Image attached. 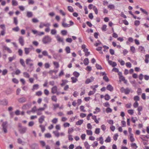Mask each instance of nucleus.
I'll return each mask as SVG.
<instances>
[{
  "mask_svg": "<svg viewBox=\"0 0 149 149\" xmlns=\"http://www.w3.org/2000/svg\"><path fill=\"white\" fill-rule=\"evenodd\" d=\"M52 41V38L50 37L48 35L45 36L43 38L42 42L45 44L50 43Z\"/></svg>",
  "mask_w": 149,
  "mask_h": 149,
  "instance_id": "1",
  "label": "nucleus"
},
{
  "mask_svg": "<svg viewBox=\"0 0 149 149\" xmlns=\"http://www.w3.org/2000/svg\"><path fill=\"white\" fill-rule=\"evenodd\" d=\"M7 122L5 121L3 122L2 124V130L5 133H6L7 132Z\"/></svg>",
  "mask_w": 149,
  "mask_h": 149,
  "instance_id": "2",
  "label": "nucleus"
},
{
  "mask_svg": "<svg viewBox=\"0 0 149 149\" xmlns=\"http://www.w3.org/2000/svg\"><path fill=\"white\" fill-rule=\"evenodd\" d=\"M27 129V128L26 127H24L19 128V131L20 134H23L26 132Z\"/></svg>",
  "mask_w": 149,
  "mask_h": 149,
  "instance_id": "3",
  "label": "nucleus"
},
{
  "mask_svg": "<svg viewBox=\"0 0 149 149\" xmlns=\"http://www.w3.org/2000/svg\"><path fill=\"white\" fill-rule=\"evenodd\" d=\"M27 100L26 98L25 97H22L18 99V102L21 103H23L26 102Z\"/></svg>",
  "mask_w": 149,
  "mask_h": 149,
  "instance_id": "4",
  "label": "nucleus"
},
{
  "mask_svg": "<svg viewBox=\"0 0 149 149\" xmlns=\"http://www.w3.org/2000/svg\"><path fill=\"white\" fill-rule=\"evenodd\" d=\"M3 50L7 51L9 53H11L12 52V50L7 46H3Z\"/></svg>",
  "mask_w": 149,
  "mask_h": 149,
  "instance_id": "5",
  "label": "nucleus"
},
{
  "mask_svg": "<svg viewBox=\"0 0 149 149\" xmlns=\"http://www.w3.org/2000/svg\"><path fill=\"white\" fill-rule=\"evenodd\" d=\"M122 89H123V90L124 91V92L125 94H128L130 92V90L128 88H127L126 89H125L123 87H122Z\"/></svg>",
  "mask_w": 149,
  "mask_h": 149,
  "instance_id": "6",
  "label": "nucleus"
},
{
  "mask_svg": "<svg viewBox=\"0 0 149 149\" xmlns=\"http://www.w3.org/2000/svg\"><path fill=\"white\" fill-rule=\"evenodd\" d=\"M57 40L59 42H63V38H61L59 36L57 35L56 37Z\"/></svg>",
  "mask_w": 149,
  "mask_h": 149,
  "instance_id": "7",
  "label": "nucleus"
},
{
  "mask_svg": "<svg viewBox=\"0 0 149 149\" xmlns=\"http://www.w3.org/2000/svg\"><path fill=\"white\" fill-rule=\"evenodd\" d=\"M19 43L22 46L24 45V40L22 37H20L19 39Z\"/></svg>",
  "mask_w": 149,
  "mask_h": 149,
  "instance_id": "8",
  "label": "nucleus"
},
{
  "mask_svg": "<svg viewBox=\"0 0 149 149\" xmlns=\"http://www.w3.org/2000/svg\"><path fill=\"white\" fill-rule=\"evenodd\" d=\"M31 48H25L24 51L25 54L27 55L29 54L30 51L31 50Z\"/></svg>",
  "mask_w": 149,
  "mask_h": 149,
  "instance_id": "9",
  "label": "nucleus"
},
{
  "mask_svg": "<svg viewBox=\"0 0 149 149\" xmlns=\"http://www.w3.org/2000/svg\"><path fill=\"white\" fill-rule=\"evenodd\" d=\"M57 87L56 86H54L52 88V92L53 94H55L56 93L57 91Z\"/></svg>",
  "mask_w": 149,
  "mask_h": 149,
  "instance_id": "10",
  "label": "nucleus"
},
{
  "mask_svg": "<svg viewBox=\"0 0 149 149\" xmlns=\"http://www.w3.org/2000/svg\"><path fill=\"white\" fill-rule=\"evenodd\" d=\"M113 87L110 84L108 85L107 87V89L110 91H112L113 90Z\"/></svg>",
  "mask_w": 149,
  "mask_h": 149,
  "instance_id": "11",
  "label": "nucleus"
},
{
  "mask_svg": "<svg viewBox=\"0 0 149 149\" xmlns=\"http://www.w3.org/2000/svg\"><path fill=\"white\" fill-rule=\"evenodd\" d=\"M45 117L44 116H42L39 118V122L40 123H42L43 122L44 120V118Z\"/></svg>",
  "mask_w": 149,
  "mask_h": 149,
  "instance_id": "12",
  "label": "nucleus"
},
{
  "mask_svg": "<svg viewBox=\"0 0 149 149\" xmlns=\"http://www.w3.org/2000/svg\"><path fill=\"white\" fill-rule=\"evenodd\" d=\"M89 63L88 59V58H85L84 60V63L85 65H87Z\"/></svg>",
  "mask_w": 149,
  "mask_h": 149,
  "instance_id": "13",
  "label": "nucleus"
},
{
  "mask_svg": "<svg viewBox=\"0 0 149 149\" xmlns=\"http://www.w3.org/2000/svg\"><path fill=\"white\" fill-rule=\"evenodd\" d=\"M0 102H3L1 104L3 105H6L8 104V102L6 99H4L3 101H0Z\"/></svg>",
  "mask_w": 149,
  "mask_h": 149,
  "instance_id": "14",
  "label": "nucleus"
},
{
  "mask_svg": "<svg viewBox=\"0 0 149 149\" xmlns=\"http://www.w3.org/2000/svg\"><path fill=\"white\" fill-rule=\"evenodd\" d=\"M33 15V13L31 12L28 11L27 12L26 16L28 17H31Z\"/></svg>",
  "mask_w": 149,
  "mask_h": 149,
  "instance_id": "15",
  "label": "nucleus"
},
{
  "mask_svg": "<svg viewBox=\"0 0 149 149\" xmlns=\"http://www.w3.org/2000/svg\"><path fill=\"white\" fill-rule=\"evenodd\" d=\"M139 50L140 52H143V51H145L144 47L142 46H140L139 47Z\"/></svg>",
  "mask_w": 149,
  "mask_h": 149,
  "instance_id": "16",
  "label": "nucleus"
},
{
  "mask_svg": "<svg viewBox=\"0 0 149 149\" xmlns=\"http://www.w3.org/2000/svg\"><path fill=\"white\" fill-rule=\"evenodd\" d=\"M83 120H80L76 123V125H80L83 123Z\"/></svg>",
  "mask_w": 149,
  "mask_h": 149,
  "instance_id": "17",
  "label": "nucleus"
},
{
  "mask_svg": "<svg viewBox=\"0 0 149 149\" xmlns=\"http://www.w3.org/2000/svg\"><path fill=\"white\" fill-rule=\"evenodd\" d=\"M84 146L86 149H89L90 148V145H89L88 142L86 141L84 143Z\"/></svg>",
  "mask_w": 149,
  "mask_h": 149,
  "instance_id": "18",
  "label": "nucleus"
},
{
  "mask_svg": "<svg viewBox=\"0 0 149 149\" xmlns=\"http://www.w3.org/2000/svg\"><path fill=\"white\" fill-rule=\"evenodd\" d=\"M73 74L76 78L78 77L80 75L79 73L77 71L74 72Z\"/></svg>",
  "mask_w": 149,
  "mask_h": 149,
  "instance_id": "19",
  "label": "nucleus"
},
{
  "mask_svg": "<svg viewBox=\"0 0 149 149\" xmlns=\"http://www.w3.org/2000/svg\"><path fill=\"white\" fill-rule=\"evenodd\" d=\"M13 23L15 24V25H17L18 24V20L17 17H14L13 18Z\"/></svg>",
  "mask_w": 149,
  "mask_h": 149,
  "instance_id": "20",
  "label": "nucleus"
},
{
  "mask_svg": "<svg viewBox=\"0 0 149 149\" xmlns=\"http://www.w3.org/2000/svg\"><path fill=\"white\" fill-rule=\"evenodd\" d=\"M39 88V85L38 84H35L33 85L32 90L33 91L34 89H37Z\"/></svg>",
  "mask_w": 149,
  "mask_h": 149,
  "instance_id": "21",
  "label": "nucleus"
},
{
  "mask_svg": "<svg viewBox=\"0 0 149 149\" xmlns=\"http://www.w3.org/2000/svg\"><path fill=\"white\" fill-rule=\"evenodd\" d=\"M110 98V96L108 94H106L104 96V99L106 100H109Z\"/></svg>",
  "mask_w": 149,
  "mask_h": 149,
  "instance_id": "22",
  "label": "nucleus"
},
{
  "mask_svg": "<svg viewBox=\"0 0 149 149\" xmlns=\"http://www.w3.org/2000/svg\"><path fill=\"white\" fill-rule=\"evenodd\" d=\"M12 4L13 6H17L18 5L17 2L16 0H12Z\"/></svg>",
  "mask_w": 149,
  "mask_h": 149,
  "instance_id": "23",
  "label": "nucleus"
},
{
  "mask_svg": "<svg viewBox=\"0 0 149 149\" xmlns=\"http://www.w3.org/2000/svg\"><path fill=\"white\" fill-rule=\"evenodd\" d=\"M53 133L56 137H58L59 136V133L57 131H54L53 132Z\"/></svg>",
  "mask_w": 149,
  "mask_h": 149,
  "instance_id": "24",
  "label": "nucleus"
},
{
  "mask_svg": "<svg viewBox=\"0 0 149 149\" xmlns=\"http://www.w3.org/2000/svg\"><path fill=\"white\" fill-rule=\"evenodd\" d=\"M61 33L62 35L65 36L67 34L68 32L66 30H62L61 31Z\"/></svg>",
  "mask_w": 149,
  "mask_h": 149,
  "instance_id": "25",
  "label": "nucleus"
},
{
  "mask_svg": "<svg viewBox=\"0 0 149 149\" xmlns=\"http://www.w3.org/2000/svg\"><path fill=\"white\" fill-rule=\"evenodd\" d=\"M71 79L72 80V83H75L78 81V79L74 77H71Z\"/></svg>",
  "mask_w": 149,
  "mask_h": 149,
  "instance_id": "26",
  "label": "nucleus"
},
{
  "mask_svg": "<svg viewBox=\"0 0 149 149\" xmlns=\"http://www.w3.org/2000/svg\"><path fill=\"white\" fill-rule=\"evenodd\" d=\"M131 146L133 148H134V149H136L138 147L136 145V143H132L131 144Z\"/></svg>",
  "mask_w": 149,
  "mask_h": 149,
  "instance_id": "27",
  "label": "nucleus"
},
{
  "mask_svg": "<svg viewBox=\"0 0 149 149\" xmlns=\"http://www.w3.org/2000/svg\"><path fill=\"white\" fill-rule=\"evenodd\" d=\"M20 62L22 65L24 67H25L26 66L24 63V60L22 59H20Z\"/></svg>",
  "mask_w": 149,
  "mask_h": 149,
  "instance_id": "28",
  "label": "nucleus"
},
{
  "mask_svg": "<svg viewBox=\"0 0 149 149\" xmlns=\"http://www.w3.org/2000/svg\"><path fill=\"white\" fill-rule=\"evenodd\" d=\"M24 76V77L29 78L30 77V75L27 72H24L23 73Z\"/></svg>",
  "mask_w": 149,
  "mask_h": 149,
  "instance_id": "29",
  "label": "nucleus"
},
{
  "mask_svg": "<svg viewBox=\"0 0 149 149\" xmlns=\"http://www.w3.org/2000/svg\"><path fill=\"white\" fill-rule=\"evenodd\" d=\"M103 79L107 82H108L109 81V79L107 76V75H105V76H104Z\"/></svg>",
  "mask_w": 149,
  "mask_h": 149,
  "instance_id": "30",
  "label": "nucleus"
},
{
  "mask_svg": "<svg viewBox=\"0 0 149 149\" xmlns=\"http://www.w3.org/2000/svg\"><path fill=\"white\" fill-rule=\"evenodd\" d=\"M39 127L41 129L42 132H43L45 129V126L42 125H40Z\"/></svg>",
  "mask_w": 149,
  "mask_h": 149,
  "instance_id": "31",
  "label": "nucleus"
},
{
  "mask_svg": "<svg viewBox=\"0 0 149 149\" xmlns=\"http://www.w3.org/2000/svg\"><path fill=\"white\" fill-rule=\"evenodd\" d=\"M62 25L64 27H70V25L69 24L65 23L64 22L62 23Z\"/></svg>",
  "mask_w": 149,
  "mask_h": 149,
  "instance_id": "32",
  "label": "nucleus"
},
{
  "mask_svg": "<svg viewBox=\"0 0 149 149\" xmlns=\"http://www.w3.org/2000/svg\"><path fill=\"white\" fill-rule=\"evenodd\" d=\"M58 70H50L48 72V73H49V74H50L51 75H52L53 72V73L54 72L55 73H56L58 72Z\"/></svg>",
  "mask_w": 149,
  "mask_h": 149,
  "instance_id": "33",
  "label": "nucleus"
},
{
  "mask_svg": "<svg viewBox=\"0 0 149 149\" xmlns=\"http://www.w3.org/2000/svg\"><path fill=\"white\" fill-rule=\"evenodd\" d=\"M68 11L71 12H72L74 11L72 7L71 6H68Z\"/></svg>",
  "mask_w": 149,
  "mask_h": 149,
  "instance_id": "34",
  "label": "nucleus"
},
{
  "mask_svg": "<svg viewBox=\"0 0 149 149\" xmlns=\"http://www.w3.org/2000/svg\"><path fill=\"white\" fill-rule=\"evenodd\" d=\"M36 146V143H33L30 145V147L32 149H35Z\"/></svg>",
  "mask_w": 149,
  "mask_h": 149,
  "instance_id": "35",
  "label": "nucleus"
},
{
  "mask_svg": "<svg viewBox=\"0 0 149 149\" xmlns=\"http://www.w3.org/2000/svg\"><path fill=\"white\" fill-rule=\"evenodd\" d=\"M93 10L94 11L95 14L97 15V14L98 13V11L97 8L95 6H93Z\"/></svg>",
  "mask_w": 149,
  "mask_h": 149,
  "instance_id": "36",
  "label": "nucleus"
},
{
  "mask_svg": "<svg viewBox=\"0 0 149 149\" xmlns=\"http://www.w3.org/2000/svg\"><path fill=\"white\" fill-rule=\"evenodd\" d=\"M65 50L67 53L68 54L70 53V49L69 46L66 47L65 48Z\"/></svg>",
  "mask_w": 149,
  "mask_h": 149,
  "instance_id": "37",
  "label": "nucleus"
},
{
  "mask_svg": "<svg viewBox=\"0 0 149 149\" xmlns=\"http://www.w3.org/2000/svg\"><path fill=\"white\" fill-rule=\"evenodd\" d=\"M96 68L98 70H102V67L100 65L97 63L96 64Z\"/></svg>",
  "mask_w": 149,
  "mask_h": 149,
  "instance_id": "38",
  "label": "nucleus"
},
{
  "mask_svg": "<svg viewBox=\"0 0 149 149\" xmlns=\"http://www.w3.org/2000/svg\"><path fill=\"white\" fill-rule=\"evenodd\" d=\"M111 141V138L109 136H108L106 139L105 140V141L106 143L110 142Z\"/></svg>",
  "mask_w": 149,
  "mask_h": 149,
  "instance_id": "39",
  "label": "nucleus"
},
{
  "mask_svg": "<svg viewBox=\"0 0 149 149\" xmlns=\"http://www.w3.org/2000/svg\"><path fill=\"white\" fill-rule=\"evenodd\" d=\"M108 8L111 9H114L115 8V6L114 5L111 4H109L108 6Z\"/></svg>",
  "mask_w": 149,
  "mask_h": 149,
  "instance_id": "40",
  "label": "nucleus"
},
{
  "mask_svg": "<svg viewBox=\"0 0 149 149\" xmlns=\"http://www.w3.org/2000/svg\"><path fill=\"white\" fill-rule=\"evenodd\" d=\"M137 93L138 95H141L142 93V90L141 88H138L137 91Z\"/></svg>",
  "mask_w": 149,
  "mask_h": 149,
  "instance_id": "41",
  "label": "nucleus"
},
{
  "mask_svg": "<svg viewBox=\"0 0 149 149\" xmlns=\"http://www.w3.org/2000/svg\"><path fill=\"white\" fill-rule=\"evenodd\" d=\"M52 100L53 101L55 102H56L57 100V99L56 96L55 95H53L52 97Z\"/></svg>",
  "mask_w": 149,
  "mask_h": 149,
  "instance_id": "42",
  "label": "nucleus"
},
{
  "mask_svg": "<svg viewBox=\"0 0 149 149\" xmlns=\"http://www.w3.org/2000/svg\"><path fill=\"white\" fill-rule=\"evenodd\" d=\"M140 10L142 11V12L146 14V15H148V13L145 10L143 9L142 8H140Z\"/></svg>",
  "mask_w": 149,
  "mask_h": 149,
  "instance_id": "43",
  "label": "nucleus"
},
{
  "mask_svg": "<svg viewBox=\"0 0 149 149\" xmlns=\"http://www.w3.org/2000/svg\"><path fill=\"white\" fill-rule=\"evenodd\" d=\"M87 134L88 135H92V132L91 130H87L86 131Z\"/></svg>",
  "mask_w": 149,
  "mask_h": 149,
  "instance_id": "44",
  "label": "nucleus"
},
{
  "mask_svg": "<svg viewBox=\"0 0 149 149\" xmlns=\"http://www.w3.org/2000/svg\"><path fill=\"white\" fill-rule=\"evenodd\" d=\"M140 24V21L139 20H136L134 22V25L136 26H138Z\"/></svg>",
  "mask_w": 149,
  "mask_h": 149,
  "instance_id": "45",
  "label": "nucleus"
},
{
  "mask_svg": "<svg viewBox=\"0 0 149 149\" xmlns=\"http://www.w3.org/2000/svg\"><path fill=\"white\" fill-rule=\"evenodd\" d=\"M19 28L18 26H17L16 27L12 29V30L13 31L16 32L18 31H19Z\"/></svg>",
  "mask_w": 149,
  "mask_h": 149,
  "instance_id": "46",
  "label": "nucleus"
},
{
  "mask_svg": "<svg viewBox=\"0 0 149 149\" xmlns=\"http://www.w3.org/2000/svg\"><path fill=\"white\" fill-rule=\"evenodd\" d=\"M112 111V109L109 107H108L106 109V112L107 113H111Z\"/></svg>",
  "mask_w": 149,
  "mask_h": 149,
  "instance_id": "47",
  "label": "nucleus"
},
{
  "mask_svg": "<svg viewBox=\"0 0 149 149\" xmlns=\"http://www.w3.org/2000/svg\"><path fill=\"white\" fill-rule=\"evenodd\" d=\"M54 65L55 66L56 68H58L59 66V64L58 62H54L53 63Z\"/></svg>",
  "mask_w": 149,
  "mask_h": 149,
  "instance_id": "48",
  "label": "nucleus"
},
{
  "mask_svg": "<svg viewBox=\"0 0 149 149\" xmlns=\"http://www.w3.org/2000/svg\"><path fill=\"white\" fill-rule=\"evenodd\" d=\"M13 81L16 84H18L19 81L18 80L15 78H14L12 79Z\"/></svg>",
  "mask_w": 149,
  "mask_h": 149,
  "instance_id": "49",
  "label": "nucleus"
},
{
  "mask_svg": "<svg viewBox=\"0 0 149 149\" xmlns=\"http://www.w3.org/2000/svg\"><path fill=\"white\" fill-rule=\"evenodd\" d=\"M107 27V26L106 24H104L103 25L102 28V31H106V29Z\"/></svg>",
  "mask_w": 149,
  "mask_h": 149,
  "instance_id": "50",
  "label": "nucleus"
},
{
  "mask_svg": "<svg viewBox=\"0 0 149 149\" xmlns=\"http://www.w3.org/2000/svg\"><path fill=\"white\" fill-rule=\"evenodd\" d=\"M99 140L100 141V143L101 144H103L104 143L103 139L102 136H100L99 138Z\"/></svg>",
  "mask_w": 149,
  "mask_h": 149,
  "instance_id": "51",
  "label": "nucleus"
},
{
  "mask_svg": "<svg viewBox=\"0 0 149 149\" xmlns=\"http://www.w3.org/2000/svg\"><path fill=\"white\" fill-rule=\"evenodd\" d=\"M118 135L117 133L115 134L113 136V139L115 141H116L117 139Z\"/></svg>",
  "mask_w": 149,
  "mask_h": 149,
  "instance_id": "52",
  "label": "nucleus"
},
{
  "mask_svg": "<svg viewBox=\"0 0 149 149\" xmlns=\"http://www.w3.org/2000/svg\"><path fill=\"white\" fill-rule=\"evenodd\" d=\"M95 133L96 134H98L100 133V129L99 128H96L95 129Z\"/></svg>",
  "mask_w": 149,
  "mask_h": 149,
  "instance_id": "53",
  "label": "nucleus"
},
{
  "mask_svg": "<svg viewBox=\"0 0 149 149\" xmlns=\"http://www.w3.org/2000/svg\"><path fill=\"white\" fill-rule=\"evenodd\" d=\"M36 111H37V109H36V106H34L32 109L31 110V111L32 112L34 113Z\"/></svg>",
  "mask_w": 149,
  "mask_h": 149,
  "instance_id": "54",
  "label": "nucleus"
},
{
  "mask_svg": "<svg viewBox=\"0 0 149 149\" xmlns=\"http://www.w3.org/2000/svg\"><path fill=\"white\" fill-rule=\"evenodd\" d=\"M75 5L78 6V7L80 9H81L82 8V6L78 2H77L75 3Z\"/></svg>",
  "mask_w": 149,
  "mask_h": 149,
  "instance_id": "55",
  "label": "nucleus"
},
{
  "mask_svg": "<svg viewBox=\"0 0 149 149\" xmlns=\"http://www.w3.org/2000/svg\"><path fill=\"white\" fill-rule=\"evenodd\" d=\"M134 100L136 101H139L140 100L139 97L138 95L135 96L134 97Z\"/></svg>",
  "mask_w": 149,
  "mask_h": 149,
  "instance_id": "56",
  "label": "nucleus"
},
{
  "mask_svg": "<svg viewBox=\"0 0 149 149\" xmlns=\"http://www.w3.org/2000/svg\"><path fill=\"white\" fill-rule=\"evenodd\" d=\"M32 22L34 23H36L39 22V20L36 18H34L32 19Z\"/></svg>",
  "mask_w": 149,
  "mask_h": 149,
  "instance_id": "57",
  "label": "nucleus"
},
{
  "mask_svg": "<svg viewBox=\"0 0 149 149\" xmlns=\"http://www.w3.org/2000/svg\"><path fill=\"white\" fill-rule=\"evenodd\" d=\"M40 142L42 147H44L45 146V143L44 141H40Z\"/></svg>",
  "mask_w": 149,
  "mask_h": 149,
  "instance_id": "58",
  "label": "nucleus"
},
{
  "mask_svg": "<svg viewBox=\"0 0 149 149\" xmlns=\"http://www.w3.org/2000/svg\"><path fill=\"white\" fill-rule=\"evenodd\" d=\"M80 110L81 111L85 112L86 111V110L84 109V107L83 106H81L80 107Z\"/></svg>",
  "mask_w": 149,
  "mask_h": 149,
  "instance_id": "59",
  "label": "nucleus"
},
{
  "mask_svg": "<svg viewBox=\"0 0 149 149\" xmlns=\"http://www.w3.org/2000/svg\"><path fill=\"white\" fill-rule=\"evenodd\" d=\"M45 136L47 138H50L51 137V135L49 133H47L45 134Z\"/></svg>",
  "mask_w": 149,
  "mask_h": 149,
  "instance_id": "60",
  "label": "nucleus"
},
{
  "mask_svg": "<svg viewBox=\"0 0 149 149\" xmlns=\"http://www.w3.org/2000/svg\"><path fill=\"white\" fill-rule=\"evenodd\" d=\"M86 70L88 71H90L92 70V68L90 66H88L86 68Z\"/></svg>",
  "mask_w": 149,
  "mask_h": 149,
  "instance_id": "61",
  "label": "nucleus"
},
{
  "mask_svg": "<svg viewBox=\"0 0 149 149\" xmlns=\"http://www.w3.org/2000/svg\"><path fill=\"white\" fill-rule=\"evenodd\" d=\"M19 55L20 56H22V55L23 51L21 49H19L18 51Z\"/></svg>",
  "mask_w": 149,
  "mask_h": 149,
  "instance_id": "62",
  "label": "nucleus"
},
{
  "mask_svg": "<svg viewBox=\"0 0 149 149\" xmlns=\"http://www.w3.org/2000/svg\"><path fill=\"white\" fill-rule=\"evenodd\" d=\"M56 33V31L55 29H52L51 31V33L52 35H55Z\"/></svg>",
  "mask_w": 149,
  "mask_h": 149,
  "instance_id": "63",
  "label": "nucleus"
},
{
  "mask_svg": "<svg viewBox=\"0 0 149 149\" xmlns=\"http://www.w3.org/2000/svg\"><path fill=\"white\" fill-rule=\"evenodd\" d=\"M128 113L131 115H132L134 113V110L133 109H130L128 111Z\"/></svg>",
  "mask_w": 149,
  "mask_h": 149,
  "instance_id": "64",
  "label": "nucleus"
}]
</instances>
